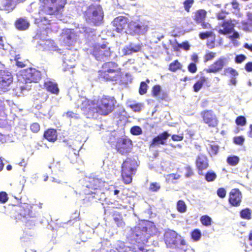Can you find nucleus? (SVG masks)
I'll return each instance as SVG.
<instances>
[{"label":"nucleus","instance_id":"nucleus-1","mask_svg":"<svg viewBox=\"0 0 252 252\" xmlns=\"http://www.w3.org/2000/svg\"><path fill=\"white\" fill-rule=\"evenodd\" d=\"M67 0H42L39 9L38 20L42 25H49L52 20L46 15L57 16L62 13Z\"/></svg>","mask_w":252,"mask_h":252},{"label":"nucleus","instance_id":"nucleus-2","mask_svg":"<svg viewBox=\"0 0 252 252\" xmlns=\"http://www.w3.org/2000/svg\"><path fill=\"white\" fill-rule=\"evenodd\" d=\"M97 73L99 80L106 82H116L121 80L123 76L122 69L114 61L104 63L98 70Z\"/></svg>","mask_w":252,"mask_h":252},{"label":"nucleus","instance_id":"nucleus-3","mask_svg":"<svg viewBox=\"0 0 252 252\" xmlns=\"http://www.w3.org/2000/svg\"><path fill=\"white\" fill-rule=\"evenodd\" d=\"M117 100L113 96L103 95L95 99L96 114L106 116L111 113L116 108Z\"/></svg>","mask_w":252,"mask_h":252},{"label":"nucleus","instance_id":"nucleus-4","mask_svg":"<svg viewBox=\"0 0 252 252\" xmlns=\"http://www.w3.org/2000/svg\"><path fill=\"white\" fill-rule=\"evenodd\" d=\"M103 18V12L99 6L91 5L84 12L86 21L93 25H99L102 21Z\"/></svg>","mask_w":252,"mask_h":252},{"label":"nucleus","instance_id":"nucleus-5","mask_svg":"<svg viewBox=\"0 0 252 252\" xmlns=\"http://www.w3.org/2000/svg\"><path fill=\"white\" fill-rule=\"evenodd\" d=\"M112 53L108 43L94 44L90 50V54L98 61L107 60L112 57Z\"/></svg>","mask_w":252,"mask_h":252},{"label":"nucleus","instance_id":"nucleus-6","mask_svg":"<svg viewBox=\"0 0 252 252\" xmlns=\"http://www.w3.org/2000/svg\"><path fill=\"white\" fill-rule=\"evenodd\" d=\"M20 75L26 83H38L42 78L41 72L33 67H29L21 71Z\"/></svg>","mask_w":252,"mask_h":252},{"label":"nucleus","instance_id":"nucleus-7","mask_svg":"<svg viewBox=\"0 0 252 252\" xmlns=\"http://www.w3.org/2000/svg\"><path fill=\"white\" fill-rule=\"evenodd\" d=\"M202 122L211 128H216L219 125V120L212 110H205L201 112Z\"/></svg>","mask_w":252,"mask_h":252},{"label":"nucleus","instance_id":"nucleus-8","mask_svg":"<svg viewBox=\"0 0 252 252\" xmlns=\"http://www.w3.org/2000/svg\"><path fill=\"white\" fill-rule=\"evenodd\" d=\"M105 182L101 179L95 177H89L85 183V187L88 189V191H85L87 194L95 195L97 191L100 190L104 186Z\"/></svg>","mask_w":252,"mask_h":252},{"label":"nucleus","instance_id":"nucleus-9","mask_svg":"<svg viewBox=\"0 0 252 252\" xmlns=\"http://www.w3.org/2000/svg\"><path fill=\"white\" fill-rule=\"evenodd\" d=\"M13 79L11 72L7 70H0V92L4 93L10 90Z\"/></svg>","mask_w":252,"mask_h":252},{"label":"nucleus","instance_id":"nucleus-10","mask_svg":"<svg viewBox=\"0 0 252 252\" xmlns=\"http://www.w3.org/2000/svg\"><path fill=\"white\" fill-rule=\"evenodd\" d=\"M129 28L138 34H144L148 30L149 21L143 19L132 21L129 23Z\"/></svg>","mask_w":252,"mask_h":252},{"label":"nucleus","instance_id":"nucleus-11","mask_svg":"<svg viewBox=\"0 0 252 252\" xmlns=\"http://www.w3.org/2000/svg\"><path fill=\"white\" fill-rule=\"evenodd\" d=\"M132 146V142L130 139L119 138L116 141L115 149L121 155H126L131 151Z\"/></svg>","mask_w":252,"mask_h":252},{"label":"nucleus","instance_id":"nucleus-12","mask_svg":"<svg viewBox=\"0 0 252 252\" xmlns=\"http://www.w3.org/2000/svg\"><path fill=\"white\" fill-rule=\"evenodd\" d=\"M129 238L132 243H139L147 240L141 223L131 228Z\"/></svg>","mask_w":252,"mask_h":252},{"label":"nucleus","instance_id":"nucleus-13","mask_svg":"<svg viewBox=\"0 0 252 252\" xmlns=\"http://www.w3.org/2000/svg\"><path fill=\"white\" fill-rule=\"evenodd\" d=\"M95 108V99L94 100L85 99L82 101L81 104V110L89 118L95 116L96 114V111L94 110Z\"/></svg>","mask_w":252,"mask_h":252},{"label":"nucleus","instance_id":"nucleus-14","mask_svg":"<svg viewBox=\"0 0 252 252\" xmlns=\"http://www.w3.org/2000/svg\"><path fill=\"white\" fill-rule=\"evenodd\" d=\"M66 146H68L69 149L67 158L72 163L76 162L79 156L80 146L76 147L73 141H69L65 139L63 140Z\"/></svg>","mask_w":252,"mask_h":252},{"label":"nucleus","instance_id":"nucleus-15","mask_svg":"<svg viewBox=\"0 0 252 252\" xmlns=\"http://www.w3.org/2000/svg\"><path fill=\"white\" fill-rule=\"evenodd\" d=\"M183 237L175 231L169 229L166 230L163 234V240L167 248H169Z\"/></svg>","mask_w":252,"mask_h":252},{"label":"nucleus","instance_id":"nucleus-16","mask_svg":"<svg viewBox=\"0 0 252 252\" xmlns=\"http://www.w3.org/2000/svg\"><path fill=\"white\" fill-rule=\"evenodd\" d=\"M227 59L223 57H221L216 60L211 64L208 68L205 69V71L209 73H216L222 70L223 67L227 64Z\"/></svg>","mask_w":252,"mask_h":252},{"label":"nucleus","instance_id":"nucleus-17","mask_svg":"<svg viewBox=\"0 0 252 252\" xmlns=\"http://www.w3.org/2000/svg\"><path fill=\"white\" fill-rule=\"evenodd\" d=\"M243 198L241 191L238 188L232 189L229 193L228 202L229 204L235 207L241 205Z\"/></svg>","mask_w":252,"mask_h":252},{"label":"nucleus","instance_id":"nucleus-18","mask_svg":"<svg viewBox=\"0 0 252 252\" xmlns=\"http://www.w3.org/2000/svg\"><path fill=\"white\" fill-rule=\"evenodd\" d=\"M141 223L147 239L158 233V229L153 222L149 220H144Z\"/></svg>","mask_w":252,"mask_h":252},{"label":"nucleus","instance_id":"nucleus-19","mask_svg":"<svg viewBox=\"0 0 252 252\" xmlns=\"http://www.w3.org/2000/svg\"><path fill=\"white\" fill-rule=\"evenodd\" d=\"M170 136L167 131H163L161 133H159L155 136L149 144V147H155V146H159V145H165L166 144V141Z\"/></svg>","mask_w":252,"mask_h":252},{"label":"nucleus","instance_id":"nucleus-20","mask_svg":"<svg viewBox=\"0 0 252 252\" xmlns=\"http://www.w3.org/2000/svg\"><path fill=\"white\" fill-rule=\"evenodd\" d=\"M113 25L117 32H121L126 27H129L128 19L125 16H118L113 20Z\"/></svg>","mask_w":252,"mask_h":252},{"label":"nucleus","instance_id":"nucleus-21","mask_svg":"<svg viewBox=\"0 0 252 252\" xmlns=\"http://www.w3.org/2000/svg\"><path fill=\"white\" fill-rule=\"evenodd\" d=\"M138 166L137 162L135 159L127 158L123 162L122 169L136 173Z\"/></svg>","mask_w":252,"mask_h":252},{"label":"nucleus","instance_id":"nucleus-22","mask_svg":"<svg viewBox=\"0 0 252 252\" xmlns=\"http://www.w3.org/2000/svg\"><path fill=\"white\" fill-rule=\"evenodd\" d=\"M221 26L222 29L218 31L220 34L226 35L232 33L234 31L235 24L231 19L223 21Z\"/></svg>","mask_w":252,"mask_h":252},{"label":"nucleus","instance_id":"nucleus-23","mask_svg":"<svg viewBox=\"0 0 252 252\" xmlns=\"http://www.w3.org/2000/svg\"><path fill=\"white\" fill-rule=\"evenodd\" d=\"M195 165L198 171L206 169L209 166L207 157L203 154H199L196 158Z\"/></svg>","mask_w":252,"mask_h":252},{"label":"nucleus","instance_id":"nucleus-24","mask_svg":"<svg viewBox=\"0 0 252 252\" xmlns=\"http://www.w3.org/2000/svg\"><path fill=\"white\" fill-rule=\"evenodd\" d=\"M151 94L153 97L156 98L159 101L165 100L168 96L166 93L162 92L161 88L159 85H156L152 87Z\"/></svg>","mask_w":252,"mask_h":252},{"label":"nucleus","instance_id":"nucleus-25","mask_svg":"<svg viewBox=\"0 0 252 252\" xmlns=\"http://www.w3.org/2000/svg\"><path fill=\"white\" fill-rule=\"evenodd\" d=\"M17 2L14 0H1L0 2V10L10 12L16 7Z\"/></svg>","mask_w":252,"mask_h":252},{"label":"nucleus","instance_id":"nucleus-26","mask_svg":"<svg viewBox=\"0 0 252 252\" xmlns=\"http://www.w3.org/2000/svg\"><path fill=\"white\" fill-rule=\"evenodd\" d=\"M44 89L52 94L58 95L59 94L60 90L57 83L51 81H47L44 82Z\"/></svg>","mask_w":252,"mask_h":252},{"label":"nucleus","instance_id":"nucleus-27","mask_svg":"<svg viewBox=\"0 0 252 252\" xmlns=\"http://www.w3.org/2000/svg\"><path fill=\"white\" fill-rule=\"evenodd\" d=\"M169 248L172 250V252H186L188 249V246L185 240L183 238L180 239L178 242H176L174 246Z\"/></svg>","mask_w":252,"mask_h":252},{"label":"nucleus","instance_id":"nucleus-28","mask_svg":"<svg viewBox=\"0 0 252 252\" xmlns=\"http://www.w3.org/2000/svg\"><path fill=\"white\" fill-rule=\"evenodd\" d=\"M43 137L50 142H55L58 139L57 130L52 128H48L44 131Z\"/></svg>","mask_w":252,"mask_h":252},{"label":"nucleus","instance_id":"nucleus-29","mask_svg":"<svg viewBox=\"0 0 252 252\" xmlns=\"http://www.w3.org/2000/svg\"><path fill=\"white\" fill-rule=\"evenodd\" d=\"M141 49V46L139 45H134L130 44L128 46H126L123 49V53L124 55L126 56L131 55L133 53L137 52Z\"/></svg>","mask_w":252,"mask_h":252},{"label":"nucleus","instance_id":"nucleus-30","mask_svg":"<svg viewBox=\"0 0 252 252\" xmlns=\"http://www.w3.org/2000/svg\"><path fill=\"white\" fill-rule=\"evenodd\" d=\"M30 26L29 22L25 18H19L15 22V27L21 31L27 30Z\"/></svg>","mask_w":252,"mask_h":252},{"label":"nucleus","instance_id":"nucleus-31","mask_svg":"<svg viewBox=\"0 0 252 252\" xmlns=\"http://www.w3.org/2000/svg\"><path fill=\"white\" fill-rule=\"evenodd\" d=\"M112 216L118 227H124L125 226V222L123 220V216L121 213L114 211Z\"/></svg>","mask_w":252,"mask_h":252},{"label":"nucleus","instance_id":"nucleus-32","mask_svg":"<svg viewBox=\"0 0 252 252\" xmlns=\"http://www.w3.org/2000/svg\"><path fill=\"white\" fill-rule=\"evenodd\" d=\"M135 173H132V172L121 169V176L124 183L125 184H129L132 182V177Z\"/></svg>","mask_w":252,"mask_h":252},{"label":"nucleus","instance_id":"nucleus-33","mask_svg":"<svg viewBox=\"0 0 252 252\" xmlns=\"http://www.w3.org/2000/svg\"><path fill=\"white\" fill-rule=\"evenodd\" d=\"M31 205L24 204L22 206V210L20 211V215L25 218H32L33 217V214L32 210Z\"/></svg>","mask_w":252,"mask_h":252},{"label":"nucleus","instance_id":"nucleus-34","mask_svg":"<svg viewBox=\"0 0 252 252\" xmlns=\"http://www.w3.org/2000/svg\"><path fill=\"white\" fill-rule=\"evenodd\" d=\"M207 78L204 75H201L199 79L197 80L193 85V89L194 92H198L202 88L204 84L207 83Z\"/></svg>","mask_w":252,"mask_h":252},{"label":"nucleus","instance_id":"nucleus-35","mask_svg":"<svg viewBox=\"0 0 252 252\" xmlns=\"http://www.w3.org/2000/svg\"><path fill=\"white\" fill-rule=\"evenodd\" d=\"M206 14L205 10H198L194 12V20L197 23L202 22L206 18Z\"/></svg>","mask_w":252,"mask_h":252},{"label":"nucleus","instance_id":"nucleus-36","mask_svg":"<svg viewBox=\"0 0 252 252\" xmlns=\"http://www.w3.org/2000/svg\"><path fill=\"white\" fill-rule=\"evenodd\" d=\"M182 68V64L177 60L171 63L168 66V69L172 72H176L178 70L181 69Z\"/></svg>","mask_w":252,"mask_h":252},{"label":"nucleus","instance_id":"nucleus-37","mask_svg":"<svg viewBox=\"0 0 252 252\" xmlns=\"http://www.w3.org/2000/svg\"><path fill=\"white\" fill-rule=\"evenodd\" d=\"M240 216L242 219L251 220L252 219V210L250 208H246L242 209L240 212Z\"/></svg>","mask_w":252,"mask_h":252},{"label":"nucleus","instance_id":"nucleus-38","mask_svg":"<svg viewBox=\"0 0 252 252\" xmlns=\"http://www.w3.org/2000/svg\"><path fill=\"white\" fill-rule=\"evenodd\" d=\"M176 209L177 210L181 213L186 212L187 209V207L185 202L183 200H178L177 202Z\"/></svg>","mask_w":252,"mask_h":252},{"label":"nucleus","instance_id":"nucleus-39","mask_svg":"<svg viewBox=\"0 0 252 252\" xmlns=\"http://www.w3.org/2000/svg\"><path fill=\"white\" fill-rule=\"evenodd\" d=\"M208 153L211 157L217 155L219 151V146L216 144L213 143L209 145Z\"/></svg>","mask_w":252,"mask_h":252},{"label":"nucleus","instance_id":"nucleus-40","mask_svg":"<svg viewBox=\"0 0 252 252\" xmlns=\"http://www.w3.org/2000/svg\"><path fill=\"white\" fill-rule=\"evenodd\" d=\"M223 74L225 76L230 75L231 77H236L238 75V72L235 69L229 67L224 69Z\"/></svg>","mask_w":252,"mask_h":252},{"label":"nucleus","instance_id":"nucleus-41","mask_svg":"<svg viewBox=\"0 0 252 252\" xmlns=\"http://www.w3.org/2000/svg\"><path fill=\"white\" fill-rule=\"evenodd\" d=\"M128 107L135 112H140L144 107V105L142 103L134 102L130 103Z\"/></svg>","mask_w":252,"mask_h":252},{"label":"nucleus","instance_id":"nucleus-42","mask_svg":"<svg viewBox=\"0 0 252 252\" xmlns=\"http://www.w3.org/2000/svg\"><path fill=\"white\" fill-rule=\"evenodd\" d=\"M239 158L236 156H229L226 159L228 164L232 166H236L239 163Z\"/></svg>","mask_w":252,"mask_h":252},{"label":"nucleus","instance_id":"nucleus-43","mask_svg":"<svg viewBox=\"0 0 252 252\" xmlns=\"http://www.w3.org/2000/svg\"><path fill=\"white\" fill-rule=\"evenodd\" d=\"M200 220L203 225L208 226L212 224V219L207 215L202 216Z\"/></svg>","mask_w":252,"mask_h":252},{"label":"nucleus","instance_id":"nucleus-44","mask_svg":"<svg viewBox=\"0 0 252 252\" xmlns=\"http://www.w3.org/2000/svg\"><path fill=\"white\" fill-rule=\"evenodd\" d=\"M125 196L124 198L120 199L118 198V200H116V202H117V206L116 207V208L118 209H123V208H126L127 207L126 205V200H127V197Z\"/></svg>","mask_w":252,"mask_h":252},{"label":"nucleus","instance_id":"nucleus-45","mask_svg":"<svg viewBox=\"0 0 252 252\" xmlns=\"http://www.w3.org/2000/svg\"><path fill=\"white\" fill-rule=\"evenodd\" d=\"M216 53L212 51H207L204 56V62L207 63L212 61L216 57Z\"/></svg>","mask_w":252,"mask_h":252},{"label":"nucleus","instance_id":"nucleus-46","mask_svg":"<svg viewBox=\"0 0 252 252\" xmlns=\"http://www.w3.org/2000/svg\"><path fill=\"white\" fill-rule=\"evenodd\" d=\"M241 25L243 31L248 32H251L252 31V23L248 21H242L241 22Z\"/></svg>","mask_w":252,"mask_h":252},{"label":"nucleus","instance_id":"nucleus-47","mask_svg":"<svg viewBox=\"0 0 252 252\" xmlns=\"http://www.w3.org/2000/svg\"><path fill=\"white\" fill-rule=\"evenodd\" d=\"M216 178L217 174L213 171H208L205 174V179L208 182H213Z\"/></svg>","mask_w":252,"mask_h":252},{"label":"nucleus","instance_id":"nucleus-48","mask_svg":"<svg viewBox=\"0 0 252 252\" xmlns=\"http://www.w3.org/2000/svg\"><path fill=\"white\" fill-rule=\"evenodd\" d=\"M191 238L195 241L199 240L201 237V233L199 229H195L191 232Z\"/></svg>","mask_w":252,"mask_h":252},{"label":"nucleus","instance_id":"nucleus-49","mask_svg":"<svg viewBox=\"0 0 252 252\" xmlns=\"http://www.w3.org/2000/svg\"><path fill=\"white\" fill-rule=\"evenodd\" d=\"M160 189L159 183L157 182H152L150 184L149 189L152 192H157Z\"/></svg>","mask_w":252,"mask_h":252},{"label":"nucleus","instance_id":"nucleus-50","mask_svg":"<svg viewBox=\"0 0 252 252\" xmlns=\"http://www.w3.org/2000/svg\"><path fill=\"white\" fill-rule=\"evenodd\" d=\"M194 3V0H185L183 2L185 10L187 12L190 11V9Z\"/></svg>","mask_w":252,"mask_h":252},{"label":"nucleus","instance_id":"nucleus-51","mask_svg":"<svg viewBox=\"0 0 252 252\" xmlns=\"http://www.w3.org/2000/svg\"><path fill=\"white\" fill-rule=\"evenodd\" d=\"M246 119L243 116H240L236 118L235 123L237 125L244 126L246 124Z\"/></svg>","mask_w":252,"mask_h":252},{"label":"nucleus","instance_id":"nucleus-52","mask_svg":"<svg viewBox=\"0 0 252 252\" xmlns=\"http://www.w3.org/2000/svg\"><path fill=\"white\" fill-rule=\"evenodd\" d=\"M148 85L145 82H141L140 83L139 93L141 95L145 94L147 92Z\"/></svg>","mask_w":252,"mask_h":252},{"label":"nucleus","instance_id":"nucleus-53","mask_svg":"<svg viewBox=\"0 0 252 252\" xmlns=\"http://www.w3.org/2000/svg\"><path fill=\"white\" fill-rule=\"evenodd\" d=\"M130 132L133 135H138L142 134V130L140 126H133L130 129Z\"/></svg>","mask_w":252,"mask_h":252},{"label":"nucleus","instance_id":"nucleus-54","mask_svg":"<svg viewBox=\"0 0 252 252\" xmlns=\"http://www.w3.org/2000/svg\"><path fill=\"white\" fill-rule=\"evenodd\" d=\"M214 34L212 32H200L199 34V38L202 40H204L209 37H212Z\"/></svg>","mask_w":252,"mask_h":252},{"label":"nucleus","instance_id":"nucleus-55","mask_svg":"<svg viewBox=\"0 0 252 252\" xmlns=\"http://www.w3.org/2000/svg\"><path fill=\"white\" fill-rule=\"evenodd\" d=\"M244 141L245 138L243 136H236L233 138L234 143L238 145H242Z\"/></svg>","mask_w":252,"mask_h":252},{"label":"nucleus","instance_id":"nucleus-56","mask_svg":"<svg viewBox=\"0 0 252 252\" xmlns=\"http://www.w3.org/2000/svg\"><path fill=\"white\" fill-rule=\"evenodd\" d=\"M8 199V196L7 193L5 191L0 192V202L1 203H6Z\"/></svg>","mask_w":252,"mask_h":252},{"label":"nucleus","instance_id":"nucleus-57","mask_svg":"<svg viewBox=\"0 0 252 252\" xmlns=\"http://www.w3.org/2000/svg\"><path fill=\"white\" fill-rule=\"evenodd\" d=\"M185 169L186 170L185 176L187 178H189L194 175L193 170L189 165L186 166Z\"/></svg>","mask_w":252,"mask_h":252},{"label":"nucleus","instance_id":"nucleus-58","mask_svg":"<svg viewBox=\"0 0 252 252\" xmlns=\"http://www.w3.org/2000/svg\"><path fill=\"white\" fill-rule=\"evenodd\" d=\"M188 69L190 73H195L197 70L196 64L195 63H190L188 66Z\"/></svg>","mask_w":252,"mask_h":252},{"label":"nucleus","instance_id":"nucleus-59","mask_svg":"<svg viewBox=\"0 0 252 252\" xmlns=\"http://www.w3.org/2000/svg\"><path fill=\"white\" fill-rule=\"evenodd\" d=\"M217 193L220 198H223L226 196V191L224 188H220L218 189Z\"/></svg>","mask_w":252,"mask_h":252},{"label":"nucleus","instance_id":"nucleus-60","mask_svg":"<svg viewBox=\"0 0 252 252\" xmlns=\"http://www.w3.org/2000/svg\"><path fill=\"white\" fill-rule=\"evenodd\" d=\"M246 57L244 55L240 54L237 55L235 58V62L237 63H241L246 59Z\"/></svg>","mask_w":252,"mask_h":252},{"label":"nucleus","instance_id":"nucleus-61","mask_svg":"<svg viewBox=\"0 0 252 252\" xmlns=\"http://www.w3.org/2000/svg\"><path fill=\"white\" fill-rule=\"evenodd\" d=\"M40 125L37 123H34L30 126L31 130L34 133L38 132L40 130Z\"/></svg>","mask_w":252,"mask_h":252},{"label":"nucleus","instance_id":"nucleus-62","mask_svg":"<svg viewBox=\"0 0 252 252\" xmlns=\"http://www.w3.org/2000/svg\"><path fill=\"white\" fill-rule=\"evenodd\" d=\"M227 14V12L222 10L218 12L217 14V19L219 20H224Z\"/></svg>","mask_w":252,"mask_h":252},{"label":"nucleus","instance_id":"nucleus-63","mask_svg":"<svg viewBox=\"0 0 252 252\" xmlns=\"http://www.w3.org/2000/svg\"><path fill=\"white\" fill-rule=\"evenodd\" d=\"M65 115L67 118H70V119L74 118V119H77L79 118L78 114L75 113L72 111H67L65 113Z\"/></svg>","mask_w":252,"mask_h":252},{"label":"nucleus","instance_id":"nucleus-64","mask_svg":"<svg viewBox=\"0 0 252 252\" xmlns=\"http://www.w3.org/2000/svg\"><path fill=\"white\" fill-rule=\"evenodd\" d=\"M171 139L172 140L174 141H181L183 140L184 139L183 134H182L181 135L173 134L171 136Z\"/></svg>","mask_w":252,"mask_h":252}]
</instances>
